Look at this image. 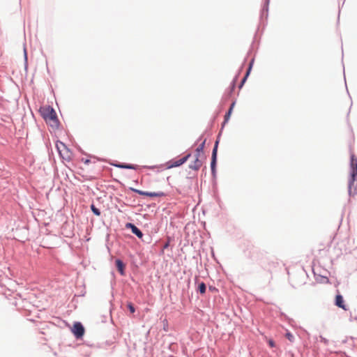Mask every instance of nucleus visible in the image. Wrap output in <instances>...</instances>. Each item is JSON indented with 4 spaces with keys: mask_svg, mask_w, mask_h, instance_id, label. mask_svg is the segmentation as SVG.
Instances as JSON below:
<instances>
[{
    "mask_svg": "<svg viewBox=\"0 0 357 357\" xmlns=\"http://www.w3.org/2000/svg\"><path fill=\"white\" fill-rule=\"evenodd\" d=\"M351 166L352 172L349 181V193L354 195L357 193V158L354 154L351 156Z\"/></svg>",
    "mask_w": 357,
    "mask_h": 357,
    "instance_id": "f257e3e1",
    "label": "nucleus"
},
{
    "mask_svg": "<svg viewBox=\"0 0 357 357\" xmlns=\"http://www.w3.org/2000/svg\"><path fill=\"white\" fill-rule=\"evenodd\" d=\"M40 113L46 123L53 128L59 127V121L55 111L50 107H43L40 109Z\"/></svg>",
    "mask_w": 357,
    "mask_h": 357,
    "instance_id": "f03ea898",
    "label": "nucleus"
},
{
    "mask_svg": "<svg viewBox=\"0 0 357 357\" xmlns=\"http://www.w3.org/2000/svg\"><path fill=\"white\" fill-rule=\"evenodd\" d=\"M56 149L60 156L65 160L69 161L72 157V153L66 144L61 142H57L56 144Z\"/></svg>",
    "mask_w": 357,
    "mask_h": 357,
    "instance_id": "7ed1b4c3",
    "label": "nucleus"
},
{
    "mask_svg": "<svg viewBox=\"0 0 357 357\" xmlns=\"http://www.w3.org/2000/svg\"><path fill=\"white\" fill-rule=\"evenodd\" d=\"M195 160L190 165V168L194 170H198L202 165L205 159L204 154L195 153L194 155Z\"/></svg>",
    "mask_w": 357,
    "mask_h": 357,
    "instance_id": "20e7f679",
    "label": "nucleus"
},
{
    "mask_svg": "<svg viewBox=\"0 0 357 357\" xmlns=\"http://www.w3.org/2000/svg\"><path fill=\"white\" fill-rule=\"evenodd\" d=\"M71 331L77 338H81L84 334V328L79 322H75Z\"/></svg>",
    "mask_w": 357,
    "mask_h": 357,
    "instance_id": "39448f33",
    "label": "nucleus"
},
{
    "mask_svg": "<svg viewBox=\"0 0 357 357\" xmlns=\"http://www.w3.org/2000/svg\"><path fill=\"white\" fill-rule=\"evenodd\" d=\"M190 155H191L189 153L179 160L169 161L168 168L176 167L183 165L188 160Z\"/></svg>",
    "mask_w": 357,
    "mask_h": 357,
    "instance_id": "423d86ee",
    "label": "nucleus"
},
{
    "mask_svg": "<svg viewBox=\"0 0 357 357\" xmlns=\"http://www.w3.org/2000/svg\"><path fill=\"white\" fill-rule=\"evenodd\" d=\"M135 192L137 194L143 196L150 197H164L165 194L162 192H144L140 190H135Z\"/></svg>",
    "mask_w": 357,
    "mask_h": 357,
    "instance_id": "0eeeda50",
    "label": "nucleus"
},
{
    "mask_svg": "<svg viewBox=\"0 0 357 357\" xmlns=\"http://www.w3.org/2000/svg\"><path fill=\"white\" fill-rule=\"evenodd\" d=\"M126 227L131 229L132 232L135 234L138 238H141L143 236L142 232L133 224L127 223Z\"/></svg>",
    "mask_w": 357,
    "mask_h": 357,
    "instance_id": "6e6552de",
    "label": "nucleus"
},
{
    "mask_svg": "<svg viewBox=\"0 0 357 357\" xmlns=\"http://www.w3.org/2000/svg\"><path fill=\"white\" fill-rule=\"evenodd\" d=\"M218 144V142H216L212 153V160L211 164L212 171H214L216 163Z\"/></svg>",
    "mask_w": 357,
    "mask_h": 357,
    "instance_id": "1a4fd4ad",
    "label": "nucleus"
},
{
    "mask_svg": "<svg viewBox=\"0 0 357 357\" xmlns=\"http://www.w3.org/2000/svg\"><path fill=\"white\" fill-rule=\"evenodd\" d=\"M335 305L337 307H339L344 310H347L346 305L344 303L343 297L340 294H338L335 296Z\"/></svg>",
    "mask_w": 357,
    "mask_h": 357,
    "instance_id": "9d476101",
    "label": "nucleus"
},
{
    "mask_svg": "<svg viewBox=\"0 0 357 357\" xmlns=\"http://www.w3.org/2000/svg\"><path fill=\"white\" fill-rule=\"evenodd\" d=\"M116 268L118 269V271L120 272L121 275H124V268H125V266H124V264L123 263V261L120 259H116Z\"/></svg>",
    "mask_w": 357,
    "mask_h": 357,
    "instance_id": "9b49d317",
    "label": "nucleus"
},
{
    "mask_svg": "<svg viewBox=\"0 0 357 357\" xmlns=\"http://www.w3.org/2000/svg\"><path fill=\"white\" fill-rule=\"evenodd\" d=\"M206 284L204 282H201L198 285V290L201 294H204L206 292Z\"/></svg>",
    "mask_w": 357,
    "mask_h": 357,
    "instance_id": "f8f14e48",
    "label": "nucleus"
},
{
    "mask_svg": "<svg viewBox=\"0 0 357 357\" xmlns=\"http://www.w3.org/2000/svg\"><path fill=\"white\" fill-rule=\"evenodd\" d=\"M234 105H235V103H234V102H233V103L231 105L230 108H229V109L228 112L225 114V121H228V119H229V116H230V115H231V112H232V110H233V109H234Z\"/></svg>",
    "mask_w": 357,
    "mask_h": 357,
    "instance_id": "ddd939ff",
    "label": "nucleus"
},
{
    "mask_svg": "<svg viewBox=\"0 0 357 357\" xmlns=\"http://www.w3.org/2000/svg\"><path fill=\"white\" fill-rule=\"evenodd\" d=\"M234 105H235V103H234V102H233V103L231 105L230 108H229V109L228 112L225 114V121H228V119H229V116H230V115H231V112H232V110H233V109H234Z\"/></svg>",
    "mask_w": 357,
    "mask_h": 357,
    "instance_id": "4468645a",
    "label": "nucleus"
},
{
    "mask_svg": "<svg viewBox=\"0 0 357 357\" xmlns=\"http://www.w3.org/2000/svg\"><path fill=\"white\" fill-rule=\"evenodd\" d=\"M204 142H202L195 150V153H202V154H204V151H203V149H204Z\"/></svg>",
    "mask_w": 357,
    "mask_h": 357,
    "instance_id": "2eb2a0df",
    "label": "nucleus"
},
{
    "mask_svg": "<svg viewBox=\"0 0 357 357\" xmlns=\"http://www.w3.org/2000/svg\"><path fill=\"white\" fill-rule=\"evenodd\" d=\"M91 211L96 215L99 216L100 215V211L98 208H97L93 204L91 206Z\"/></svg>",
    "mask_w": 357,
    "mask_h": 357,
    "instance_id": "dca6fc26",
    "label": "nucleus"
},
{
    "mask_svg": "<svg viewBox=\"0 0 357 357\" xmlns=\"http://www.w3.org/2000/svg\"><path fill=\"white\" fill-rule=\"evenodd\" d=\"M285 337L291 342H294V336L293 335L292 333H291L290 332H287L286 334H285Z\"/></svg>",
    "mask_w": 357,
    "mask_h": 357,
    "instance_id": "f3484780",
    "label": "nucleus"
},
{
    "mask_svg": "<svg viewBox=\"0 0 357 357\" xmlns=\"http://www.w3.org/2000/svg\"><path fill=\"white\" fill-rule=\"evenodd\" d=\"M118 167H119L121 168H124V169H135V166L132 165H118Z\"/></svg>",
    "mask_w": 357,
    "mask_h": 357,
    "instance_id": "a211bd4d",
    "label": "nucleus"
},
{
    "mask_svg": "<svg viewBox=\"0 0 357 357\" xmlns=\"http://www.w3.org/2000/svg\"><path fill=\"white\" fill-rule=\"evenodd\" d=\"M127 306L131 313H134L135 312V309L132 303H128Z\"/></svg>",
    "mask_w": 357,
    "mask_h": 357,
    "instance_id": "6ab92c4d",
    "label": "nucleus"
},
{
    "mask_svg": "<svg viewBox=\"0 0 357 357\" xmlns=\"http://www.w3.org/2000/svg\"><path fill=\"white\" fill-rule=\"evenodd\" d=\"M268 343L271 347H274L275 346L274 341L271 339L268 340Z\"/></svg>",
    "mask_w": 357,
    "mask_h": 357,
    "instance_id": "aec40b11",
    "label": "nucleus"
},
{
    "mask_svg": "<svg viewBox=\"0 0 357 357\" xmlns=\"http://www.w3.org/2000/svg\"><path fill=\"white\" fill-rule=\"evenodd\" d=\"M250 69H251V66H250V68H249V69H248V72H247V73H246L245 76V77H244V78L243 79V80H242V84H243V83L245 82V79H246L247 77L248 76V75H249V73H250Z\"/></svg>",
    "mask_w": 357,
    "mask_h": 357,
    "instance_id": "412c9836",
    "label": "nucleus"
},
{
    "mask_svg": "<svg viewBox=\"0 0 357 357\" xmlns=\"http://www.w3.org/2000/svg\"><path fill=\"white\" fill-rule=\"evenodd\" d=\"M82 161L85 164V165H89V163H91V160H89V159H84V158H82Z\"/></svg>",
    "mask_w": 357,
    "mask_h": 357,
    "instance_id": "4be33fe9",
    "label": "nucleus"
},
{
    "mask_svg": "<svg viewBox=\"0 0 357 357\" xmlns=\"http://www.w3.org/2000/svg\"><path fill=\"white\" fill-rule=\"evenodd\" d=\"M167 246H168V244L167 243V244L164 246V248H167Z\"/></svg>",
    "mask_w": 357,
    "mask_h": 357,
    "instance_id": "5701e85b",
    "label": "nucleus"
}]
</instances>
